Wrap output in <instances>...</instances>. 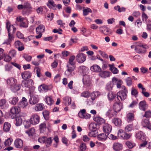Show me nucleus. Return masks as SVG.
<instances>
[{"mask_svg": "<svg viewBox=\"0 0 151 151\" xmlns=\"http://www.w3.org/2000/svg\"><path fill=\"white\" fill-rule=\"evenodd\" d=\"M67 68L65 72V74L68 77H70L74 74V70L75 69V65H67Z\"/></svg>", "mask_w": 151, "mask_h": 151, "instance_id": "nucleus-1", "label": "nucleus"}, {"mask_svg": "<svg viewBox=\"0 0 151 151\" xmlns=\"http://www.w3.org/2000/svg\"><path fill=\"white\" fill-rule=\"evenodd\" d=\"M67 68L65 72V74L68 77H70L74 74V70L75 69V65H67Z\"/></svg>", "mask_w": 151, "mask_h": 151, "instance_id": "nucleus-2", "label": "nucleus"}, {"mask_svg": "<svg viewBox=\"0 0 151 151\" xmlns=\"http://www.w3.org/2000/svg\"><path fill=\"white\" fill-rule=\"evenodd\" d=\"M24 9H26V11L23 10L22 13L23 14L26 13L30 14L33 12L32 7L28 1L25 2L23 4Z\"/></svg>", "mask_w": 151, "mask_h": 151, "instance_id": "nucleus-3", "label": "nucleus"}, {"mask_svg": "<svg viewBox=\"0 0 151 151\" xmlns=\"http://www.w3.org/2000/svg\"><path fill=\"white\" fill-rule=\"evenodd\" d=\"M118 136L119 138H122L124 139L127 140L131 137V134H128L122 129L119 130L117 133Z\"/></svg>", "mask_w": 151, "mask_h": 151, "instance_id": "nucleus-4", "label": "nucleus"}, {"mask_svg": "<svg viewBox=\"0 0 151 151\" xmlns=\"http://www.w3.org/2000/svg\"><path fill=\"white\" fill-rule=\"evenodd\" d=\"M30 122L32 124L35 125L38 124L40 121V117L37 114L32 115L30 118Z\"/></svg>", "mask_w": 151, "mask_h": 151, "instance_id": "nucleus-5", "label": "nucleus"}, {"mask_svg": "<svg viewBox=\"0 0 151 151\" xmlns=\"http://www.w3.org/2000/svg\"><path fill=\"white\" fill-rule=\"evenodd\" d=\"M103 130L105 133L109 135L111 132L112 127L110 125L107 123H104L103 125Z\"/></svg>", "mask_w": 151, "mask_h": 151, "instance_id": "nucleus-6", "label": "nucleus"}, {"mask_svg": "<svg viewBox=\"0 0 151 151\" xmlns=\"http://www.w3.org/2000/svg\"><path fill=\"white\" fill-rule=\"evenodd\" d=\"M76 60L78 62L80 63H82L84 62L86 60L85 55L82 53L77 54L76 56Z\"/></svg>", "mask_w": 151, "mask_h": 151, "instance_id": "nucleus-7", "label": "nucleus"}, {"mask_svg": "<svg viewBox=\"0 0 151 151\" xmlns=\"http://www.w3.org/2000/svg\"><path fill=\"white\" fill-rule=\"evenodd\" d=\"M127 93L124 92L123 91H119L116 94L118 99L119 100V98L121 101L124 100L127 98Z\"/></svg>", "mask_w": 151, "mask_h": 151, "instance_id": "nucleus-8", "label": "nucleus"}, {"mask_svg": "<svg viewBox=\"0 0 151 151\" xmlns=\"http://www.w3.org/2000/svg\"><path fill=\"white\" fill-rule=\"evenodd\" d=\"M21 84L22 86L29 88L32 86L33 83L32 80L29 79L27 81H22Z\"/></svg>", "mask_w": 151, "mask_h": 151, "instance_id": "nucleus-9", "label": "nucleus"}, {"mask_svg": "<svg viewBox=\"0 0 151 151\" xmlns=\"http://www.w3.org/2000/svg\"><path fill=\"white\" fill-rule=\"evenodd\" d=\"M122 108V104L120 102L115 103L113 107L114 113L116 112V115L117 113L120 111Z\"/></svg>", "mask_w": 151, "mask_h": 151, "instance_id": "nucleus-10", "label": "nucleus"}, {"mask_svg": "<svg viewBox=\"0 0 151 151\" xmlns=\"http://www.w3.org/2000/svg\"><path fill=\"white\" fill-rule=\"evenodd\" d=\"M7 84L11 87L12 86L17 83V80L13 77H11L7 79L6 81Z\"/></svg>", "mask_w": 151, "mask_h": 151, "instance_id": "nucleus-11", "label": "nucleus"}, {"mask_svg": "<svg viewBox=\"0 0 151 151\" xmlns=\"http://www.w3.org/2000/svg\"><path fill=\"white\" fill-rule=\"evenodd\" d=\"M23 141L21 139L18 138L14 141V145L17 148H20L23 146Z\"/></svg>", "mask_w": 151, "mask_h": 151, "instance_id": "nucleus-12", "label": "nucleus"}, {"mask_svg": "<svg viewBox=\"0 0 151 151\" xmlns=\"http://www.w3.org/2000/svg\"><path fill=\"white\" fill-rule=\"evenodd\" d=\"M20 111V109L18 107L13 106L12 107L10 110V113L13 114L14 117L18 114Z\"/></svg>", "mask_w": 151, "mask_h": 151, "instance_id": "nucleus-13", "label": "nucleus"}, {"mask_svg": "<svg viewBox=\"0 0 151 151\" xmlns=\"http://www.w3.org/2000/svg\"><path fill=\"white\" fill-rule=\"evenodd\" d=\"M142 124L144 127H146L149 130H151V124H150L148 119H144L142 121Z\"/></svg>", "mask_w": 151, "mask_h": 151, "instance_id": "nucleus-14", "label": "nucleus"}, {"mask_svg": "<svg viewBox=\"0 0 151 151\" xmlns=\"http://www.w3.org/2000/svg\"><path fill=\"white\" fill-rule=\"evenodd\" d=\"M9 30V29H8V38L4 42L7 45L9 44L12 41L14 40V34L11 33V32H10Z\"/></svg>", "mask_w": 151, "mask_h": 151, "instance_id": "nucleus-15", "label": "nucleus"}, {"mask_svg": "<svg viewBox=\"0 0 151 151\" xmlns=\"http://www.w3.org/2000/svg\"><path fill=\"white\" fill-rule=\"evenodd\" d=\"M108 135H107L106 134L102 133L98 134L97 137L99 140L104 141L107 139Z\"/></svg>", "mask_w": 151, "mask_h": 151, "instance_id": "nucleus-16", "label": "nucleus"}, {"mask_svg": "<svg viewBox=\"0 0 151 151\" xmlns=\"http://www.w3.org/2000/svg\"><path fill=\"white\" fill-rule=\"evenodd\" d=\"M39 101L37 96H32L29 100V103L31 104H37Z\"/></svg>", "mask_w": 151, "mask_h": 151, "instance_id": "nucleus-17", "label": "nucleus"}, {"mask_svg": "<svg viewBox=\"0 0 151 151\" xmlns=\"http://www.w3.org/2000/svg\"><path fill=\"white\" fill-rule=\"evenodd\" d=\"M113 149L116 151L121 150L122 148V144L118 142H115L113 145Z\"/></svg>", "mask_w": 151, "mask_h": 151, "instance_id": "nucleus-18", "label": "nucleus"}, {"mask_svg": "<svg viewBox=\"0 0 151 151\" xmlns=\"http://www.w3.org/2000/svg\"><path fill=\"white\" fill-rule=\"evenodd\" d=\"M139 109L143 111H145L147 107V105L145 101H141L139 104Z\"/></svg>", "mask_w": 151, "mask_h": 151, "instance_id": "nucleus-19", "label": "nucleus"}, {"mask_svg": "<svg viewBox=\"0 0 151 151\" xmlns=\"http://www.w3.org/2000/svg\"><path fill=\"white\" fill-rule=\"evenodd\" d=\"M45 109V106L42 103H39L36 105L34 109L36 111H41Z\"/></svg>", "mask_w": 151, "mask_h": 151, "instance_id": "nucleus-20", "label": "nucleus"}, {"mask_svg": "<svg viewBox=\"0 0 151 151\" xmlns=\"http://www.w3.org/2000/svg\"><path fill=\"white\" fill-rule=\"evenodd\" d=\"M94 121L97 122L99 124H102L105 122V120L102 118L98 116H94L93 118Z\"/></svg>", "mask_w": 151, "mask_h": 151, "instance_id": "nucleus-21", "label": "nucleus"}, {"mask_svg": "<svg viewBox=\"0 0 151 151\" xmlns=\"http://www.w3.org/2000/svg\"><path fill=\"white\" fill-rule=\"evenodd\" d=\"M21 75L22 78L24 80H26L31 78V74L29 71H25L22 73Z\"/></svg>", "mask_w": 151, "mask_h": 151, "instance_id": "nucleus-22", "label": "nucleus"}, {"mask_svg": "<svg viewBox=\"0 0 151 151\" xmlns=\"http://www.w3.org/2000/svg\"><path fill=\"white\" fill-rule=\"evenodd\" d=\"M6 27L8 31V29H10V28H12L11 33L12 34H14L16 31V28L13 25H11L10 23L8 21H7L6 22ZM9 31H10V30Z\"/></svg>", "mask_w": 151, "mask_h": 151, "instance_id": "nucleus-23", "label": "nucleus"}, {"mask_svg": "<svg viewBox=\"0 0 151 151\" xmlns=\"http://www.w3.org/2000/svg\"><path fill=\"white\" fill-rule=\"evenodd\" d=\"M11 90L14 92H15L19 90L21 88V85L20 84H15V85L12 86L10 88Z\"/></svg>", "mask_w": 151, "mask_h": 151, "instance_id": "nucleus-24", "label": "nucleus"}, {"mask_svg": "<svg viewBox=\"0 0 151 151\" xmlns=\"http://www.w3.org/2000/svg\"><path fill=\"white\" fill-rule=\"evenodd\" d=\"M90 69L92 71L95 72H100L101 70L100 66L97 65H93L91 67Z\"/></svg>", "mask_w": 151, "mask_h": 151, "instance_id": "nucleus-25", "label": "nucleus"}, {"mask_svg": "<svg viewBox=\"0 0 151 151\" xmlns=\"http://www.w3.org/2000/svg\"><path fill=\"white\" fill-rule=\"evenodd\" d=\"M99 76L103 78H105L110 76V73L108 71H101L99 74Z\"/></svg>", "mask_w": 151, "mask_h": 151, "instance_id": "nucleus-26", "label": "nucleus"}, {"mask_svg": "<svg viewBox=\"0 0 151 151\" xmlns=\"http://www.w3.org/2000/svg\"><path fill=\"white\" fill-rule=\"evenodd\" d=\"M83 80V83L84 85L88 86L90 84V78L88 76L86 75L84 76Z\"/></svg>", "mask_w": 151, "mask_h": 151, "instance_id": "nucleus-27", "label": "nucleus"}, {"mask_svg": "<svg viewBox=\"0 0 151 151\" xmlns=\"http://www.w3.org/2000/svg\"><path fill=\"white\" fill-rule=\"evenodd\" d=\"M45 29V26L43 24H40L36 28V32L37 33H42L44 32Z\"/></svg>", "mask_w": 151, "mask_h": 151, "instance_id": "nucleus-28", "label": "nucleus"}, {"mask_svg": "<svg viewBox=\"0 0 151 151\" xmlns=\"http://www.w3.org/2000/svg\"><path fill=\"white\" fill-rule=\"evenodd\" d=\"M135 50L137 52L139 53H144L146 51L145 47H139L135 46Z\"/></svg>", "mask_w": 151, "mask_h": 151, "instance_id": "nucleus-29", "label": "nucleus"}, {"mask_svg": "<svg viewBox=\"0 0 151 151\" xmlns=\"http://www.w3.org/2000/svg\"><path fill=\"white\" fill-rule=\"evenodd\" d=\"M71 101V98L68 96L65 97L63 99V103L66 106L69 105L70 104Z\"/></svg>", "mask_w": 151, "mask_h": 151, "instance_id": "nucleus-30", "label": "nucleus"}, {"mask_svg": "<svg viewBox=\"0 0 151 151\" xmlns=\"http://www.w3.org/2000/svg\"><path fill=\"white\" fill-rule=\"evenodd\" d=\"M106 115L109 118L112 117L113 116L116 115V113H114V111L111 108L109 109L106 114Z\"/></svg>", "mask_w": 151, "mask_h": 151, "instance_id": "nucleus-31", "label": "nucleus"}, {"mask_svg": "<svg viewBox=\"0 0 151 151\" xmlns=\"http://www.w3.org/2000/svg\"><path fill=\"white\" fill-rule=\"evenodd\" d=\"M18 98L17 97H13L9 100V103L13 105H15L18 101Z\"/></svg>", "mask_w": 151, "mask_h": 151, "instance_id": "nucleus-32", "label": "nucleus"}, {"mask_svg": "<svg viewBox=\"0 0 151 151\" xmlns=\"http://www.w3.org/2000/svg\"><path fill=\"white\" fill-rule=\"evenodd\" d=\"M112 122L116 126H120L122 124L121 120L118 118H114L112 119Z\"/></svg>", "mask_w": 151, "mask_h": 151, "instance_id": "nucleus-33", "label": "nucleus"}, {"mask_svg": "<svg viewBox=\"0 0 151 151\" xmlns=\"http://www.w3.org/2000/svg\"><path fill=\"white\" fill-rule=\"evenodd\" d=\"M10 127L11 125L10 124L7 122H5L4 124V130L5 132H8L9 131Z\"/></svg>", "mask_w": 151, "mask_h": 151, "instance_id": "nucleus-34", "label": "nucleus"}, {"mask_svg": "<svg viewBox=\"0 0 151 151\" xmlns=\"http://www.w3.org/2000/svg\"><path fill=\"white\" fill-rule=\"evenodd\" d=\"M52 142V139L51 137L46 138L45 143L47 147H49L51 145Z\"/></svg>", "mask_w": 151, "mask_h": 151, "instance_id": "nucleus-35", "label": "nucleus"}, {"mask_svg": "<svg viewBox=\"0 0 151 151\" xmlns=\"http://www.w3.org/2000/svg\"><path fill=\"white\" fill-rule=\"evenodd\" d=\"M107 96L109 100L111 101L116 96V94L112 92H110L108 93Z\"/></svg>", "mask_w": 151, "mask_h": 151, "instance_id": "nucleus-36", "label": "nucleus"}, {"mask_svg": "<svg viewBox=\"0 0 151 151\" xmlns=\"http://www.w3.org/2000/svg\"><path fill=\"white\" fill-rule=\"evenodd\" d=\"M45 101L49 105H51L54 103V101L51 96H46L45 98Z\"/></svg>", "mask_w": 151, "mask_h": 151, "instance_id": "nucleus-37", "label": "nucleus"}, {"mask_svg": "<svg viewBox=\"0 0 151 151\" xmlns=\"http://www.w3.org/2000/svg\"><path fill=\"white\" fill-rule=\"evenodd\" d=\"M98 124L95 122H92L90 124L89 126V128L90 130H93L97 129V127Z\"/></svg>", "mask_w": 151, "mask_h": 151, "instance_id": "nucleus-38", "label": "nucleus"}, {"mask_svg": "<svg viewBox=\"0 0 151 151\" xmlns=\"http://www.w3.org/2000/svg\"><path fill=\"white\" fill-rule=\"evenodd\" d=\"M35 129L33 128L30 129L29 130L26 131L25 133L29 136H32L35 134Z\"/></svg>", "mask_w": 151, "mask_h": 151, "instance_id": "nucleus-39", "label": "nucleus"}, {"mask_svg": "<svg viewBox=\"0 0 151 151\" xmlns=\"http://www.w3.org/2000/svg\"><path fill=\"white\" fill-rule=\"evenodd\" d=\"M127 121L128 122H130L133 120L134 119V115L132 113H129L127 115Z\"/></svg>", "mask_w": 151, "mask_h": 151, "instance_id": "nucleus-40", "label": "nucleus"}, {"mask_svg": "<svg viewBox=\"0 0 151 151\" xmlns=\"http://www.w3.org/2000/svg\"><path fill=\"white\" fill-rule=\"evenodd\" d=\"M75 58V57L74 55L71 56L69 59L67 65H75V63L74 61Z\"/></svg>", "mask_w": 151, "mask_h": 151, "instance_id": "nucleus-41", "label": "nucleus"}, {"mask_svg": "<svg viewBox=\"0 0 151 151\" xmlns=\"http://www.w3.org/2000/svg\"><path fill=\"white\" fill-rule=\"evenodd\" d=\"M47 5L50 8H52L56 6V4L53 0H49L48 3H47Z\"/></svg>", "mask_w": 151, "mask_h": 151, "instance_id": "nucleus-42", "label": "nucleus"}, {"mask_svg": "<svg viewBox=\"0 0 151 151\" xmlns=\"http://www.w3.org/2000/svg\"><path fill=\"white\" fill-rule=\"evenodd\" d=\"M109 65L110 67V70L114 74H117L118 73V70L117 68L114 67V65L109 64Z\"/></svg>", "mask_w": 151, "mask_h": 151, "instance_id": "nucleus-43", "label": "nucleus"}, {"mask_svg": "<svg viewBox=\"0 0 151 151\" xmlns=\"http://www.w3.org/2000/svg\"><path fill=\"white\" fill-rule=\"evenodd\" d=\"M22 122V119L20 117H17L15 119V125L17 126H19L21 125Z\"/></svg>", "mask_w": 151, "mask_h": 151, "instance_id": "nucleus-44", "label": "nucleus"}, {"mask_svg": "<svg viewBox=\"0 0 151 151\" xmlns=\"http://www.w3.org/2000/svg\"><path fill=\"white\" fill-rule=\"evenodd\" d=\"M91 131L89 132L88 134L89 136L90 137H96L97 136L98 132L97 130H91Z\"/></svg>", "mask_w": 151, "mask_h": 151, "instance_id": "nucleus-45", "label": "nucleus"}, {"mask_svg": "<svg viewBox=\"0 0 151 151\" xmlns=\"http://www.w3.org/2000/svg\"><path fill=\"white\" fill-rule=\"evenodd\" d=\"M100 94L99 92L98 91L93 92L91 94V97L95 100V99Z\"/></svg>", "mask_w": 151, "mask_h": 151, "instance_id": "nucleus-46", "label": "nucleus"}, {"mask_svg": "<svg viewBox=\"0 0 151 151\" xmlns=\"http://www.w3.org/2000/svg\"><path fill=\"white\" fill-rule=\"evenodd\" d=\"M28 103H26L22 101H20L18 104V107L20 109L25 108L28 105Z\"/></svg>", "mask_w": 151, "mask_h": 151, "instance_id": "nucleus-47", "label": "nucleus"}, {"mask_svg": "<svg viewBox=\"0 0 151 151\" xmlns=\"http://www.w3.org/2000/svg\"><path fill=\"white\" fill-rule=\"evenodd\" d=\"M31 123L28 120H25L23 122V124L24 127L26 129H28L29 128L30 126Z\"/></svg>", "mask_w": 151, "mask_h": 151, "instance_id": "nucleus-48", "label": "nucleus"}, {"mask_svg": "<svg viewBox=\"0 0 151 151\" xmlns=\"http://www.w3.org/2000/svg\"><path fill=\"white\" fill-rule=\"evenodd\" d=\"M86 110L83 109L80 111L78 113V116L81 118L83 119L84 116L86 113Z\"/></svg>", "mask_w": 151, "mask_h": 151, "instance_id": "nucleus-49", "label": "nucleus"}, {"mask_svg": "<svg viewBox=\"0 0 151 151\" xmlns=\"http://www.w3.org/2000/svg\"><path fill=\"white\" fill-rule=\"evenodd\" d=\"M126 144L129 148H132L135 145L134 143L129 141H127L126 142Z\"/></svg>", "mask_w": 151, "mask_h": 151, "instance_id": "nucleus-50", "label": "nucleus"}, {"mask_svg": "<svg viewBox=\"0 0 151 151\" xmlns=\"http://www.w3.org/2000/svg\"><path fill=\"white\" fill-rule=\"evenodd\" d=\"M92 12L91 9L88 8L84 9L83 10V16H86L88 15L89 13H91Z\"/></svg>", "mask_w": 151, "mask_h": 151, "instance_id": "nucleus-51", "label": "nucleus"}, {"mask_svg": "<svg viewBox=\"0 0 151 151\" xmlns=\"http://www.w3.org/2000/svg\"><path fill=\"white\" fill-rule=\"evenodd\" d=\"M138 92L137 90L133 87L132 88L131 94L132 95L134 96L135 97L138 96Z\"/></svg>", "mask_w": 151, "mask_h": 151, "instance_id": "nucleus-52", "label": "nucleus"}, {"mask_svg": "<svg viewBox=\"0 0 151 151\" xmlns=\"http://www.w3.org/2000/svg\"><path fill=\"white\" fill-rule=\"evenodd\" d=\"M4 60L6 62H9L12 59L11 57L7 54H4Z\"/></svg>", "mask_w": 151, "mask_h": 151, "instance_id": "nucleus-53", "label": "nucleus"}, {"mask_svg": "<svg viewBox=\"0 0 151 151\" xmlns=\"http://www.w3.org/2000/svg\"><path fill=\"white\" fill-rule=\"evenodd\" d=\"M113 86V83L111 82H110L108 83L107 84L106 88L108 91H110L112 89Z\"/></svg>", "mask_w": 151, "mask_h": 151, "instance_id": "nucleus-54", "label": "nucleus"}, {"mask_svg": "<svg viewBox=\"0 0 151 151\" xmlns=\"http://www.w3.org/2000/svg\"><path fill=\"white\" fill-rule=\"evenodd\" d=\"M79 148L80 151H85L86 148V144L84 143H82L80 145Z\"/></svg>", "mask_w": 151, "mask_h": 151, "instance_id": "nucleus-55", "label": "nucleus"}, {"mask_svg": "<svg viewBox=\"0 0 151 151\" xmlns=\"http://www.w3.org/2000/svg\"><path fill=\"white\" fill-rule=\"evenodd\" d=\"M23 57L24 58L26 61L28 62L30 61L32 58L31 56L26 54L24 55Z\"/></svg>", "mask_w": 151, "mask_h": 151, "instance_id": "nucleus-56", "label": "nucleus"}, {"mask_svg": "<svg viewBox=\"0 0 151 151\" xmlns=\"http://www.w3.org/2000/svg\"><path fill=\"white\" fill-rule=\"evenodd\" d=\"M136 137L138 139L142 140L144 139V137L142 135V132H138L136 134Z\"/></svg>", "mask_w": 151, "mask_h": 151, "instance_id": "nucleus-57", "label": "nucleus"}, {"mask_svg": "<svg viewBox=\"0 0 151 151\" xmlns=\"http://www.w3.org/2000/svg\"><path fill=\"white\" fill-rule=\"evenodd\" d=\"M90 95V93L88 91H85L83 92L81 94V96L85 97V98H88V97Z\"/></svg>", "mask_w": 151, "mask_h": 151, "instance_id": "nucleus-58", "label": "nucleus"}, {"mask_svg": "<svg viewBox=\"0 0 151 151\" xmlns=\"http://www.w3.org/2000/svg\"><path fill=\"white\" fill-rule=\"evenodd\" d=\"M42 114L44 118L46 119H48L49 112L47 110L45 111L42 112Z\"/></svg>", "mask_w": 151, "mask_h": 151, "instance_id": "nucleus-59", "label": "nucleus"}, {"mask_svg": "<svg viewBox=\"0 0 151 151\" xmlns=\"http://www.w3.org/2000/svg\"><path fill=\"white\" fill-rule=\"evenodd\" d=\"M125 81L127 85L128 86H131L132 83V81L131 78L130 77H128L125 79Z\"/></svg>", "mask_w": 151, "mask_h": 151, "instance_id": "nucleus-60", "label": "nucleus"}, {"mask_svg": "<svg viewBox=\"0 0 151 151\" xmlns=\"http://www.w3.org/2000/svg\"><path fill=\"white\" fill-rule=\"evenodd\" d=\"M40 88L42 91H44L45 92H46L48 89V86L45 85H41L40 86Z\"/></svg>", "mask_w": 151, "mask_h": 151, "instance_id": "nucleus-61", "label": "nucleus"}, {"mask_svg": "<svg viewBox=\"0 0 151 151\" xmlns=\"http://www.w3.org/2000/svg\"><path fill=\"white\" fill-rule=\"evenodd\" d=\"M94 100L91 97L90 99H87L86 102L89 105H91L94 103L93 101Z\"/></svg>", "mask_w": 151, "mask_h": 151, "instance_id": "nucleus-62", "label": "nucleus"}, {"mask_svg": "<svg viewBox=\"0 0 151 151\" xmlns=\"http://www.w3.org/2000/svg\"><path fill=\"white\" fill-rule=\"evenodd\" d=\"M132 124H129L127 125L125 128V130L126 132L130 131L132 130Z\"/></svg>", "mask_w": 151, "mask_h": 151, "instance_id": "nucleus-63", "label": "nucleus"}, {"mask_svg": "<svg viewBox=\"0 0 151 151\" xmlns=\"http://www.w3.org/2000/svg\"><path fill=\"white\" fill-rule=\"evenodd\" d=\"M16 55V52L15 50H13L10 51L9 55L10 56L14 57Z\"/></svg>", "mask_w": 151, "mask_h": 151, "instance_id": "nucleus-64", "label": "nucleus"}]
</instances>
